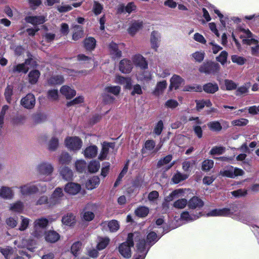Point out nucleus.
<instances>
[{"instance_id": "1", "label": "nucleus", "mask_w": 259, "mask_h": 259, "mask_svg": "<svg viewBox=\"0 0 259 259\" xmlns=\"http://www.w3.org/2000/svg\"><path fill=\"white\" fill-rule=\"evenodd\" d=\"M207 216L230 217L246 224L249 222L251 218L250 211L240 205H234L230 208L215 209L207 213Z\"/></svg>"}, {"instance_id": "2", "label": "nucleus", "mask_w": 259, "mask_h": 259, "mask_svg": "<svg viewBox=\"0 0 259 259\" xmlns=\"http://www.w3.org/2000/svg\"><path fill=\"white\" fill-rule=\"evenodd\" d=\"M239 35L243 44L247 45H254L251 47V53L253 56L259 55V44L258 40L248 29H241L239 31Z\"/></svg>"}, {"instance_id": "3", "label": "nucleus", "mask_w": 259, "mask_h": 259, "mask_svg": "<svg viewBox=\"0 0 259 259\" xmlns=\"http://www.w3.org/2000/svg\"><path fill=\"white\" fill-rule=\"evenodd\" d=\"M136 237H138V233L128 234L126 241L119 245V252L123 257L130 258L131 256V247L134 245L133 238Z\"/></svg>"}, {"instance_id": "4", "label": "nucleus", "mask_w": 259, "mask_h": 259, "mask_svg": "<svg viewBox=\"0 0 259 259\" xmlns=\"http://www.w3.org/2000/svg\"><path fill=\"white\" fill-rule=\"evenodd\" d=\"M48 223V220L46 218H40L36 219L33 223V230L31 233V235L37 239L41 238Z\"/></svg>"}, {"instance_id": "5", "label": "nucleus", "mask_w": 259, "mask_h": 259, "mask_svg": "<svg viewBox=\"0 0 259 259\" xmlns=\"http://www.w3.org/2000/svg\"><path fill=\"white\" fill-rule=\"evenodd\" d=\"M36 169L40 175L47 177L42 179L44 181L47 182L51 180L50 176L54 170V167L51 163L47 161H42L38 164L36 166Z\"/></svg>"}, {"instance_id": "6", "label": "nucleus", "mask_w": 259, "mask_h": 259, "mask_svg": "<svg viewBox=\"0 0 259 259\" xmlns=\"http://www.w3.org/2000/svg\"><path fill=\"white\" fill-rule=\"evenodd\" d=\"M244 174V171L242 169L234 167L231 165L225 167L220 171V175L222 176L230 178H235L237 176H243Z\"/></svg>"}, {"instance_id": "7", "label": "nucleus", "mask_w": 259, "mask_h": 259, "mask_svg": "<svg viewBox=\"0 0 259 259\" xmlns=\"http://www.w3.org/2000/svg\"><path fill=\"white\" fill-rule=\"evenodd\" d=\"M220 65L216 62L207 61L203 63L199 67V70L206 74H214L219 71Z\"/></svg>"}, {"instance_id": "8", "label": "nucleus", "mask_w": 259, "mask_h": 259, "mask_svg": "<svg viewBox=\"0 0 259 259\" xmlns=\"http://www.w3.org/2000/svg\"><path fill=\"white\" fill-rule=\"evenodd\" d=\"M20 192L22 195H28L36 193V192L45 193L46 192L45 187L39 189L37 185H35L33 183H28L22 185L19 188Z\"/></svg>"}, {"instance_id": "9", "label": "nucleus", "mask_w": 259, "mask_h": 259, "mask_svg": "<svg viewBox=\"0 0 259 259\" xmlns=\"http://www.w3.org/2000/svg\"><path fill=\"white\" fill-rule=\"evenodd\" d=\"M49 198L50 207L60 204L65 198L63 189L60 187L56 188Z\"/></svg>"}, {"instance_id": "10", "label": "nucleus", "mask_w": 259, "mask_h": 259, "mask_svg": "<svg viewBox=\"0 0 259 259\" xmlns=\"http://www.w3.org/2000/svg\"><path fill=\"white\" fill-rule=\"evenodd\" d=\"M65 144L66 147L70 150L76 151L80 149L82 142L77 137H69L65 139Z\"/></svg>"}, {"instance_id": "11", "label": "nucleus", "mask_w": 259, "mask_h": 259, "mask_svg": "<svg viewBox=\"0 0 259 259\" xmlns=\"http://www.w3.org/2000/svg\"><path fill=\"white\" fill-rule=\"evenodd\" d=\"M159 238L156 233L151 232L149 233L147 237V242L144 240H139V242L137 244V253H138V245L141 242H143L144 243V247L145 249L148 251L150 247L154 244Z\"/></svg>"}, {"instance_id": "12", "label": "nucleus", "mask_w": 259, "mask_h": 259, "mask_svg": "<svg viewBox=\"0 0 259 259\" xmlns=\"http://www.w3.org/2000/svg\"><path fill=\"white\" fill-rule=\"evenodd\" d=\"M35 104L34 96L32 94H27L21 100V104L25 108L32 109Z\"/></svg>"}, {"instance_id": "13", "label": "nucleus", "mask_w": 259, "mask_h": 259, "mask_svg": "<svg viewBox=\"0 0 259 259\" xmlns=\"http://www.w3.org/2000/svg\"><path fill=\"white\" fill-rule=\"evenodd\" d=\"M133 68L132 62L128 59L121 60L119 64V70L123 73L127 74L131 72Z\"/></svg>"}, {"instance_id": "14", "label": "nucleus", "mask_w": 259, "mask_h": 259, "mask_svg": "<svg viewBox=\"0 0 259 259\" xmlns=\"http://www.w3.org/2000/svg\"><path fill=\"white\" fill-rule=\"evenodd\" d=\"M184 79L180 76L174 74L170 79L169 90H177L182 84H184Z\"/></svg>"}, {"instance_id": "15", "label": "nucleus", "mask_w": 259, "mask_h": 259, "mask_svg": "<svg viewBox=\"0 0 259 259\" xmlns=\"http://www.w3.org/2000/svg\"><path fill=\"white\" fill-rule=\"evenodd\" d=\"M81 190V186L75 183H68L65 186L64 191L69 195H75Z\"/></svg>"}, {"instance_id": "16", "label": "nucleus", "mask_w": 259, "mask_h": 259, "mask_svg": "<svg viewBox=\"0 0 259 259\" xmlns=\"http://www.w3.org/2000/svg\"><path fill=\"white\" fill-rule=\"evenodd\" d=\"M132 60L134 64L140 67L142 69L148 68V63L146 59L140 54H136L132 57Z\"/></svg>"}, {"instance_id": "17", "label": "nucleus", "mask_w": 259, "mask_h": 259, "mask_svg": "<svg viewBox=\"0 0 259 259\" xmlns=\"http://www.w3.org/2000/svg\"><path fill=\"white\" fill-rule=\"evenodd\" d=\"M161 35L160 34L156 31L151 32L150 36V44L152 49L155 51H157L160 42Z\"/></svg>"}, {"instance_id": "18", "label": "nucleus", "mask_w": 259, "mask_h": 259, "mask_svg": "<svg viewBox=\"0 0 259 259\" xmlns=\"http://www.w3.org/2000/svg\"><path fill=\"white\" fill-rule=\"evenodd\" d=\"M201 216V212H199L196 213H191L186 211H183L181 215V219L182 221H184L185 223H188L198 219Z\"/></svg>"}, {"instance_id": "19", "label": "nucleus", "mask_w": 259, "mask_h": 259, "mask_svg": "<svg viewBox=\"0 0 259 259\" xmlns=\"http://www.w3.org/2000/svg\"><path fill=\"white\" fill-rule=\"evenodd\" d=\"M33 61V60L31 59H27L25 61L24 63L19 64L13 67V72H24L26 73L29 68L27 66L29 65L31 62Z\"/></svg>"}, {"instance_id": "20", "label": "nucleus", "mask_w": 259, "mask_h": 259, "mask_svg": "<svg viewBox=\"0 0 259 259\" xmlns=\"http://www.w3.org/2000/svg\"><path fill=\"white\" fill-rule=\"evenodd\" d=\"M60 93L67 99L73 98L76 95V91L68 85L62 86L60 89Z\"/></svg>"}, {"instance_id": "21", "label": "nucleus", "mask_w": 259, "mask_h": 259, "mask_svg": "<svg viewBox=\"0 0 259 259\" xmlns=\"http://www.w3.org/2000/svg\"><path fill=\"white\" fill-rule=\"evenodd\" d=\"M25 21L27 23L36 25L44 23L46 21V19L43 16H27L25 18Z\"/></svg>"}, {"instance_id": "22", "label": "nucleus", "mask_w": 259, "mask_h": 259, "mask_svg": "<svg viewBox=\"0 0 259 259\" xmlns=\"http://www.w3.org/2000/svg\"><path fill=\"white\" fill-rule=\"evenodd\" d=\"M203 204V202L196 196L193 197L188 201V206L192 209L201 207Z\"/></svg>"}, {"instance_id": "23", "label": "nucleus", "mask_w": 259, "mask_h": 259, "mask_svg": "<svg viewBox=\"0 0 259 259\" xmlns=\"http://www.w3.org/2000/svg\"><path fill=\"white\" fill-rule=\"evenodd\" d=\"M167 85V83L166 80L157 82L154 90L153 91V94L156 96H159L163 94L164 91L165 90Z\"/></svg>"}, {"instance_id": "24", "label": "nucleus", "mask_w": 259, "mask_h": 259, "mask_svg": "<svg viewBox=\"0 0 259 259\" xmlns=\"http://www.w3.org/2000/svg\"><path fill=\"white\" fill-rule=\"evenodd\" d=\"M142 27V22L140 21H135L131 24L127 29L131 35H134Z\"/></svg>"}, {"instance_id": "25", "label": "nucleus", "mask_w": 259, "mask_h": 259, "mask_svg": "<svg viewBox=\"0 0 259 259\" xmlns=\"http://www.w3.org/2000/svg\"><path fill=\"white\" fill-rule=\"evenodd\" d=\"M0 196L6 199H12L14 197V193L11 188L3 187L0 189Z\"/></svg>"}, {"instance_id": "26", "label": "nucleus", "mask_w": 259, "mask_h": 259, "mask_svg": "<svg viewBox=\"0 0 259 259\" xmlns=\"http://www.w3.org/2000/svg\"><path fill=\"white\" fill-rule=\"evenodd\" d=\"M100 179L97 176H94L89 179L85 184L88 190H92L96 188L100 184Z\"/></svg>"}, {"instance_id": "27", "label": "nucleus", "mask_w": 259, "mask_h": 259, "mask_svg": "<svg viewBox=\"0 0 259 259\" xmlns=\"http://www.w3.org/2000/svg\"><path fill=\"white\" fill-rule=\"evenodd\" d=\"M147 251L144 247V243L141 242L138 245V253L135 255L134 259H144Z\"/></svg>"}, {"instance_id": "28", "label": "nucleus", "mask_w": 259, "mask_h": 259, "mask_svg": "<svg viewBox=\"0 0 259 259\" xmlns=\"http://www.w3.org/2000/svg\"><path fill=\"white\" fill-rule=\"evenodd\" d=\"M109 50L110 54L114 58H118L121 56V52L119 50L117 45L115 43L111 42L109 44Z\"/></svg>"}, {"instance_id": "29", "label": "nucleus", "mask_w": 259, "mask_h": 259, "mask_svg": "<svg viewBox=\"0 0 259 259\" xmlns=\"http://www.w3.org/2000/svg\"><path fill=\"white\" fill-rule=\"evenodd\" d=\"M60 173L62 178L66 181L71 180L73 178V172L68 167L65 166L60 169Z\"/></svg>"}, {"instance_id": "30", "label": "nucleus", "mask_w": 259, "mask_h": 259, "mask_svg": "<svg viewBox=\"0 0 259 259\" xmlns=\"http://www.w3.org/2000/svg\"><path fill=\"white\" fill-rule=\"evenodd\" d=\"M60 238V235L54 231H49L46 233L45 239L47 242L54 243Z\"/></svg>"}, {"instance_id": "31", "label": "nucleus", "mask_w": 259, "mask_h": 259, "mask_svg": "<svg viewBox=\"0 0 259 259\" xmlns=\"http://www.w3.org/2000/svg\"><path fill=\"white\" fill-rule=\"evenodd\" d=\"M98 152L97 147L92 145L88 147L84 151V155L85 157L92 158L97 155Z\"/></svg>"}, {"instance_id": "32", "label": "nucleus", "mask_w": 259, "mask_h": 259, "mask_svg": "<svg viewBox=\"0 0 259 259\" xmlns=\"http://www.w3.org/2000/svg\"><path fill=\"white\" fill-rule=\"evenodd\" d=\"M110 148L112 149L113 148L112 143H104L103 144L102 151L99 156V159L100 160H102L106 158Z\"/></svg>"}, {"instance_id": "33", "label": "nucleus", "mask_w": 259, "mask_h": 259, "mask_svg": "<svg viewBox=\"0 0 259 259\" xmlns=\"http://www.w3.org/2000/svg\"><path fill=\"white\" fill-rule=\"evenodd\" d=\"M104 226H108L109 231L111 232L117 231L119 228V224L116 220H111L109 222H105L103 224Z\"/></svg>"}, {"instance_id": "34", "label": "nucleus", "mask_w": 259, "mask_h": 259, "mask_svg": "<svg viewBox=\"0 0 259 259\" xmlns=\"http://www.w3.org/2000/svg\"><path fill=\"white\" fill-rule=\"evenodd\" d=\"M24 207V204L22 202L17 201L10 204V210L13 212L20 213L23 210Z\"/></svg>"}, {"instance_id": "35", "label": "nucleus", "mask_w": 259, "mask_h": 259, "mask_svg": "<svg viewBox=\"0 0 259 259\" xmlns=\"http://www.w3.org/2000/svg\"><path fill=\"white\" fill-rule=\"evenodd\" d=\"M137 79L142 81H149L152 79V74L148 71H143L137 74Z\"/></svg>"}, {"instance_id": "36", "label": "nucleus", "mask_w": 259, "mask_h": 259, "mask_svg": "<svg viewBox=\"0 0 259 259\" xmlns=\"http://www.w3.org/2000/svg\"><path fill=\"white\" fill-rule=\"evenodd\" d=\"M202 90L207 93L213 94L218 91L219 87L217 83H208L203 85Z\"/></svg>"}, {"instance_id": "37", "label": "nucleus", "mask_w": 259, "mask_h": 259, "mask_svg": "<svg viewBox=\"0 0 259 259\" xmlns=\"http://www.w3.org/2000/svg\"><path fill=\"white\" fill-rule=\"evenodd\" d=\"M75 221V217L72 213L67 214L62 219V223L69 226L73 225Z\"/></svg>"}, {"instance_id": "38", "label": "nucleus", "mask_w": 259, "mask_h": 259, "mask_svg": "<svg viewBox=\"0 0 259 259\" xmlns=\"http://www.w3.org/2000/svg\"><path fill=\"white\" fill-rule=\"evenodd\" d=\"M189 175L187 174H182L179 171H177L172 177V181L175 184H178L182 181L187 179Z\"/></svg>"}, {"instance_id": "39", "label": "nucleus", "mask_w": 259, "mask_h": 259, "mask_svg": "<svg viewBox=\"0 0 259 259\" xmlns=\"http://www.w3.org/2000/svg\"><path fill=\"white\" fill-rule=\"evenodd\" d=\"M64 81V78L60 75H54L48 80V83L51 85L61 84Z\"/></svg>"}, {"instance_id": "40", "label": "nucleus", "mask_w": 259, "mask_h": 259, "mask_svg": "<svg viewBox=\"0 0 259 259\" xmlns=\"http://www.w3.org/2000/svg\"><path fill=\"white\" fill-rule=\"evenodd\" d=\"M207 125L208 128L213 132H219L222 129V126L218 121H210Z\"/></svg>"}, {"instance_id": "41", "label": "nucleus", "mask_w": 259, "mask_h": 259, "mask_svg": "<svg viewBox=\"0 0 259 259\" xmlns=\"http://www.w3.org/2000/svg\"><path fill=\"white\" fill-rule=\"evenodd\" d=\"M110 239L108 237H100L98 238V242L97 247L98 250H101L106 247L109 243Z\"/></svg>"}, {"instance_id": "42", "label": "nucleus", "mask_w": 259, "mask_h": 259, "mask_svg": "<svg viewBox=\"0 0 259 259\" xmlns=\"http://www.w3.org/2000/svg\"><path fill=\"white\" fill-rule=\"evenodd\" d=\"M81 219L86 222H90L92 221L95 218L94 212L84 209L81 214Z\"/></svg>"}, {"instance_id": "43", "label": "nucleus", "mask_w": 259, "mask_h": 259, "mask_svg": "<svg viewBox=\"0 0 259 259\" xmlns=\"http://www.w3.org/2000/svg\"><path fill=\"white\" fill-rule=\"evenodd\" d=\"M96 41L95 39L90 37L85 39L84 41V45L87 50H92L96 46Z\"/></svg>"}, {"instance_id": "44", "label": "nucleus", "mask_w": 259, "mask_h": 259, "mask_svg": "<svg viewBox=\"0 0 259 259\" xmlns=\"http://www.w3.org/2000/svg\"><path fill=\"white\" fill-rule=\"evenodd\" d=\"M40 75V73L38 70H34L30 71L28 74L29 81L31 84L35 83Z\"/></svg>"}, {"instance_id": "45", "label": "nucleus", "mask_w": 259, "mask_h": 259, "mask_svg": "<svg viewBox=\"0 0 259 259\" xmlns=\"http://www.w3.org/2000/svg\"><path fill=\"white\" fill-rule=\"evenodd\" d=\"M149 211V210L147 207L141 206L136 209L135 213L139 217L144 218L147 215Z\"/></svg>"}, {"instance_id": "46", "label": "nucleus", "mask_w": 259, "mask_h": 259, "mask_svg": "<svg viewBox=\"0 0 259 259\" xmlns=\"http://www.w3.org/2000/svg\"><path fill=\"white\" fill-rule=\"evenodd\" d=\"M100 167V163L98 161H91L88 165L89 171L91 173H95L98 171Z\"/></svg>"}, {"instance_id": "47", "label": "nucleus", "mask_w": 259, "mask_h": 259, "mask_svg": "<svg viewBox=\"0 0 259 259\" xmlns=\"http://www.w3.org/2000/svg\"><path fill=\"white\" fill-rule=\"evenodd\" d=\"M187 205H188L187 200L185 198H181L174 202L173 206L177 209H183Z\"/></svg>"}, {"instance_id": "48", "label": "nucleus", "mask_w": 259, "mask_h": 259, "mask_svg": "<svg viewBox=\"0 0 259 259\" xmlns=\"http://www.w3.org/2000/svg\"><path fill=\"white\" fill-rule=\"evenodd\" d=\"M183 91L185 92H200L202 91V88L199 84L188 85L184 87Z\"/></svg>"}, {"instance_id": "49", "label": "nucleus", "mask_w": 259, "mask_h": 259, "mask_svg": "<svg viewBox=\"0 0 259 259\" xmlns=\"http://www.w3.org/2000/svg\"><path fill=\"white\" fill-rule=\"evenodd\" d=\"M74 28L75 32L73 34L72 37L74 40H77L83 36V32L82 27L79 25H75Z\"/></svg>"}, {"instance_id": "50", "label": "nucleus", "mask_w": 259, "mask_h": 259, "mask_svg": "<svg viewBox=\"0 0 259 259\" xmlns=\"http://www.w3.org/2000/svg\"><path fill=\"white\" fill-rule=\"evenodd\" d=\"M75 166L77 171L82 172L86 168L87 163L83 160H78L75 162Z\"/></svg>"}, {"instance_id": "51", "label": "nucleus", "mask_w": 259, "mask_h": 259, "mask_svg": "<svg viewBox=\"0 0 259 259\" xmlns=\"http://www.w3.org/2000/svg\"><path fill=\"white\" fill-rule=\"evenodd\" d=\"M58 146V139L56 137H52L48 145V148L50 151H55Z\"/></svg>"}, {"instance_id": "52", "label": "nucleus", "mask_w": 259, "mask_h": 259, "mask_svg": "<svg viewBox=\"0 0 259 259\" xmlns=\"http://www.w3.org/2000/svg\"><path fill=\"white\" fill-rule=\"evenodd\" d=\"M205 56V53L203 51H197L192 54V58L195 61L199 63L201 62Z\"/></svg>"}, {"instance_id": "53", "label": "nucleus", "mask_w": 259, "mask_h": 259, "mask_svg": "<svg viewBox=\"0 0 259 259\" xmlns=\"http://www.w3.org/2000/svg\"><path fill=\"white\" fill-rule=\"evenodd\" d=\"M195 164L194 160L185 161L182 163V168L187 174L191 171V168Z\"/></svg>"}, {"instance_id": "54", "label": "nucleus", "mask_w": 259, "mask_h": 259, "mask_svg": "<svg viewBox=\"0 0 259 259\" xmlns=\"http://www.w3.org/2000/svg\"><path fill=\"white\" fill-rule=\"evenodd\" d=\"M209 9L210 11H213L215 14H216L218 17H219L220 19L221 23H222V25L224 27L226 26V22L224 20V16L220 12V11L217 9L214 6H210L209 7Z\"/></svg>"}, {"instance_id": "55", "label": "nucleus", "mask_w": 259, "mask_h": 259, "mask_svg": "<svg viewBox=\"0 0 259 259\" xmlns=\"http://www.w3.org/2000/svg\"><path fill=\"white\" fill-rule=\"evenodd\" d=\"M214 162L212 160L206 159L202 163V169L203 170L208 171L213 166Z\"/></svg>"}, {"instance_id": "56", "label": "nucleus", "mask_w": 259, "mask_h": 259, "mask_svg": "<svg viewBox=\"0 0 259 259\" xmlns=\"http://www.w3.org/2000/svg\"><path fill=\"white\" fill-rule=\"evenodd\" d=\"M189 190H190L189 189L180 188L176 189L172 192V195L174 196L175 198L184 197L186 191H188Z\"/></svg>"}, {"instance_id": "57", "label": "nucleus", "mask_w": 259, "mask_h": 259, "mask_svg": "<svg viewBox=\"0 0 259 259\" xmlns=\"http://www.w3.org/2000/svg\"><path fill=\"white\" fill-rule=\"evenodd\" d=\"M225 151V148L223 146H215L212 148L209 153L211 155H221Z\"/></svg>"}, {"instance_id": "58", "label": "nucleus", "mask_w": 259, "mask_h": 259, "mask_svg": "<svg viewBox=\"0 0 259 259\" xmlns=\"http://www.w3.org/2000/svg\"><path fill=\"white\" fill-rule=\"evenodd\" d=\"M231 60L233 63L239 65H242L246 62V59L244 58L236 55L231 56Z\"/></svg>"}, {"instance_id": "59", "label": "nucleus", "mask_w": 259, "mask_h": 259, "mask_svg": "<svg viewBox=\"0 0 259 259\" xmlns=\"http://www.w3.org/2000/svg\"><path fill=\"white\" fill-rule=\"evenodd\" d=\"M121 90V88L119 86H108L105 88V91L110 93H112L113 95L116 96L118 95Z\"/></svg>"}, {"instance_id": "60", "label": "nucleus", "mask_w": 259, "mask_h": 259, "mask_svg": "<svg viewBox=\"0 0 259 259\" xmlns=\"http://www.w3.org/2000/svg\"><path fill=\"white\" fill-rule=\"evenodd\" d=\"M71 160V157L68 153L66 152L62 153L59 158V161L62 164L69 163Z\"/></svg>"}, {"instance_id": "61", "label": "nucleus", "mask_w": 259, "mask_h": 259, "mask_svg": "<svg viewBox=\"0 0 259 259\" xmlns=\"http://www.w3.org/2000/svg\"><path fill=\"white\" fill-rule=\"evenodd\" d=\"M231 194L236 198H239L245 196L247 194V190L245 189H240L231 192Z\"/></svg>"}, {"instance_id": "62", "label": "nucleus", "mask_w": 259, "mask_h": 259, "mask_svg": "<svg viewBox=\"0 0 259 259\" xmlns=\"http://www.w3.org/2000/svg\"><path fill=\"white\" fill-rule=\"evenodd\" d=\"M227 57L228 53L225 51H223L219 56L216 57V60L222 65H224L227 62Z\"/></svg>"}, {"instance_id": "63", "label": "nucleus", "mask_w": 259, "mask_h": 259, "mask_svg": "<svg viewBox=\"0 0 259 259\" xmlns=\"http://www.w3.org/2000/svg\"><path fill=\"white\" fill-rule=\"evenodd\" d=\"M21 222L19 229L20 231H24L27 228L30 222V220L23 216H21Z\"/></svg>"}, {"instance_id": "64", "label": "nucleus", "mask_w": 259, "mask_h": 259, "mask_svg": "<svg viewBox=\"0 0 259 259\" xmlns=\"http://www.w3.org/2000/svg\"><path fill=\"white\" fill-rule=\"evenodd\" d=\"M163 128V123L162 120H159L155 125L153 133L158 136L160 135Z\"/></svg>"}]
</instances>
